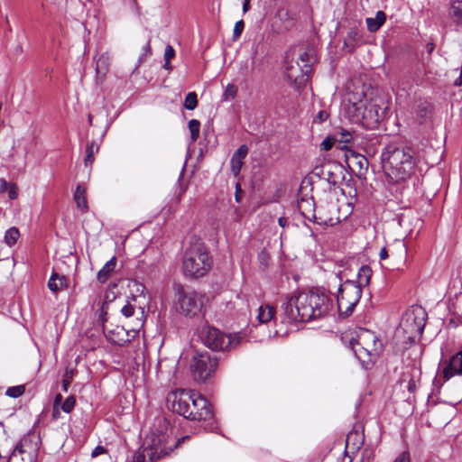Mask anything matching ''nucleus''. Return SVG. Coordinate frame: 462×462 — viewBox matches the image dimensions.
Segmentation results:
<instances>
[{
    "label": "nucleus",
    "instance_id": "f257e3e1",
    "mask_svg": "<svg viewBox=\"0 0 462 462\" xmlns=\"http://www.w3.org/2000/svg\"><path fill=\"white\" fill-rule=\"evenodd\" d=\"M333 300L322 288H312L298 296L287 297L282 303L280 317L282 323L309 322L327 316Z\"/></svg>",
    "mask_w": 462,
    "mask_h": 462
},
{
    "label": "nucleus",
    "instance_id": "f03ea898",
    "mask_svg": "<svg viewBox=\"0 0 462 462\" xmlns=\"http://www.w3.org/2000/svg\"><path fill=\"white\" fill-rule=\"evenodd\" d=\"M381 162L388 182L397 184L414 175L418 159L411 146L401 141H392L383 149Z\"/></svg>",
    "mask_w": 462,
    "mask_h": 462
},
{
    "label": "nucleus",
    "instance_id": "7ed1b4c3",
    "mask_svg": "<svg viewBox=\"0 0 462 462\" xmlns=\"http://www.w3.org/2000/svg\"><path fill=\"white\" fill-rule=\"evenodd\" d=\"M171 410L185 419L208 421L209 430L216 428L212 404L201 394L194 392H181L172 394Z\"/></svg>",
    "mask_w": 462,
    "mask_h": 462
},
{
    "label": "nucleus",
    "instance_id": "20e7f679",
    "mask_svg": "<svg viewBox=\"0 0 462 462\" xmlns=\"http://www.w3.org/2000/svg\"><path fill=\"white\" fill-rule=\"evenodd\" d=\"M383 104L380 98L360 99L358 102L349 104L347 114L353 123L374 130L379 127L385 116L387 107L382 106Z\"/></svg>",
    "mask_w": 462,
    "mask_h": 462
},
{
    "label": "nucleus",
    "instance_id": "39448f33",
    "mask_svg": "<svg viewBox=\"0 0 462 462\" xmlns=\"http://www.w3.org/2000/svg\"><path fill=\"white\" fill-rule=\"evenodd\" d=\"M212 258L204 242L196 240L185 250L182 270L185 276L198 279L205 276L212 267Z\"/></svg>",
    "mask_w": 462,
    "mask_h": 462
},
{
    "label": "nucleus",
    "instance_id": "423d86ee",
    "mask_svg": "<svg viewBox=\"0 0 462 462\" xmlns=\"http://www.w3.org/2000/svg\"><path fill=\"white\" fill-rule=\"evenodd\" d=\"M335 279L340 281L335 294L338 316L340 319H347L353 314L356 306L360 301L363 291L358 285L354 283V280L346 279L343 282L340 272L335 275Z\"/></svg>",
    "mask_w": 462,
    "mask_h": 462
},
{
    "label": "nucleus",
    "instance_id": "0eeeda50",
    "mask_svg": "<svg viewBox=\"0 0 462 462\" xmlns=\"http://www.w3.org/2000/svg\"><path fill=\"white\" fill-rule=\"evenodd\" d=\"M189 437H182L173 442V438L166 431H152L144 439L143 447L147 451L149 462H154L168 456L181 441Z\"/></svg>",
    "mask_w": 462,
    "mask_h": 462
},
{
    "label": "nucleus",
    "instance_id": "6e6552de",
    "mask_svg": "<svg viewBox=\"0 0 462 462\" xmlns=\"http://www.w3.org/2000/svg\"><path fill=\"white\" fill-rule=\"evenodd\" d=\"M427 312L421 306H412L407 310L400 323L405 335V344L413 345L420 341L427 319Z\"/></svg>",
    "mask_w": 462,
    "mask_h": 462
},
{
    "label": "nucleus",
    "instance_id": "1a4fd4ad",
    "mask_svg": "<svg viewBox=\"0 0 462 462\" xmlns=\"http://www.w3.org/2000/svg\"><path fill=\"white\" fill-rule=\"evenodd\" d=\"M199 337L203 345L213 352L228 350L239 345L241 340L237 334L226 335L208 323L199 328Z\"/></svg>",
    "mask_w": 462,
    "mask_h": 462
},
{
    "label": "nucleus",
    "instance_id": "9d476101",
    "mask_svg": "<svg viewBox=\"0 0 462 462\" xmlns=\"http://www.w3.org/2000/svg\"><path fill=\"white\" fill-rule=\"evenodd\" d=\"M203 298L202 294L187 290L180 284L175 288L176 310L186 318L192 319L201 313L204 306Z\"/></svg>",
    "mask_w": 462,
    "mask_h": 462
},
{
    "label": "nucleus",
    "instance_id": "9b49d317",
    "mask_svg": "<svg viewBox=\"0 0 462 462\" xmlns=\"http://www.w3.org/2000/svg\"><path fill=\"white\" fill-rule=\"evenodd\" d=\"M219 357L216 353L195 351L191 362L190 372L193 379L199 383H207L210 380L217 366Z\"/></svg>",
    "mask_w": 462,
    "mask_h": 462
},
{
    "label": "nucleus",
    "instance_id": "f8f14e48",
    "mask_svg": "<svg viewBox=\"0 0 462 462\" xmlns=\"http://www.w3.org/2000/svg\"><path fill=\"white\" fill-rule=\"evenodd\" d=\"M285 77L290 85L297 90L303 88L312 71L310 63L300 64L299 61L290 62L287 59L284 60Z\"/></svg>",
    "mask_w": 462,
    "mask_h": 462
},
{
    "label": "nucleus",
    "instance_id": "ddd939ff",
    "mask_svg": "<svg viewBox=\"0 0 462 462\" xmlns=\"http://www.w3.org/2000/svg\"><path fill=\"white\" fill-rule=\"evenodd\" d=\"M356 344L364 346L365 356L371 361V357L378 356L383 351V344L376 334L369 329L363 328L357 334Z\"/></svg>",
    "mask_w": 462,
    "mask_h": 462
},
{
    "label": "nucleus",
    "instance_id": "4468645a",
    "mask_svg": "<svg viewBox=\"0 0 462 462\" xmlns=\"http://www.w3.org/2000/svg\"><path fill=\"white\" fill-rule=\"evenodd\" d=\"M40 445V437L37 436L35 432L29 431L19 440L14 448L19 451L21 450L23 455L37 459Z\"/></svg>",
    "mask_w": 462,
    "mask_h": 462
},
{
    "label": "nucleus",
    "instance_id": "2eb2a0df",
    "mask_svg": "<svg viewBox=\"0 0 462 462\" xmlns=\"http://www.w3.org/2000/svg\"><path fill=\"white\" fill-rule=\"evenodd\" d=\"M364 444V435L357 430H351L346 439V449L344 460L347 459V462H352V457L347 455V450L352 453L357 452L362 445Z\"/></svg>",
    "mask_w": 462,
    "mask_h": 462
},
{
    "label": "nucleus",
    "instance_id": "dca6fc26",
    "mask_svg": "<svg viewBox=\"0 0 462 462\" xmlns=\"http://www.w3.org/2000/svg\"><path fill=\"white\" fill-rule=\"evenodd\" d=\"M442 373L445 380L462 374V349L449 358Z\"/></svg>",
    "mask_w": 462,
    "mask_h": 462
},
{
    "label": "nucleus",
    "instance_id": "f3484780",
    "mask_svg": "<svg viewBox=\"0 0 462 462\" xmlns=\"http://www.w3.org/2000/svg\"><path fill=\"white\" fill-rule=\"evenodd\" d=\"M249 149L246 144H242L233 153L230 160V169L235 177L239 176L244 165V160L247 156Z\"/></svg>",
    "mask_w": 462,
    "mask_h": 462
},
{
    "label": "nucleus",
    "instance_id": "a211bd4d",
    "mask_svg": "<svg viewBox=\"0 0 462 462\" xmlns=\"http://www.w3.org/2000/svg\"><path fill=\"white\" fill-rule=\"evenodd\" d=\"M298 209L304 218L314 223H319L315 215V201L312 197L300 198L298 200Z\"/></svg>",
    "mask_w": 462,
    "mask_h": 462
},
{
    "label": "nucleus",
    "instance_id": "6ab92c4d",
    "mask_svg": "<svg viewBox=\"0 0 462 462\" xmlns=\"http://www.w3.org/2000/svg\"><path fill=\"white\" fill-rule=\"evenodd\" d=\"M420 369L415 365L411 366L410 371L403 373L401 378L402 382H407V390L411 393H414L418 384L420 383Z\"/></svg>",
    "mask_w": 462,
    "mask_h": 462
},
{
    "label": "nucleus",
    "instance_id": "aec40b11",
    "mask_svg": "<svg viewBox=\"0 0 462 462\" xmlns=\"http://www.w3.org/2000/svg\"><path fill=\"white\" fill-rule=\"evenodd\" d=\"M363 33L356 27L350 28L344 39V48L347 49L349 53H353L356 48L360 44Z\"/></svg>",
    "mask_w": 462,
    "mask_h": 462
},
{
    "label": "nucleus",
    "instance_id": "412c9836",
    "mask_svg": "<svg viewBox=\"0 0 462 462\" xmlns=\"http://www.w3.org/2000/svg\"><path fill=\"white\" fill-rule=\"evenodd\" d=\"M107 339L115 345L125 346L130 343L131 339L128 337V331L123 327H116L113 330L108 331Z\"/></svg>",
    "mask_w": 462,
    "mask_h": 462
},
{
    "label": "nucleus",
    "instance_id": "4be33fe9",
    "mask_svg": "<svg viewBox=\"0 0 462 462\" xmlns=\"http://www.w3.org/2000/svg\"><path fill=\"white\" fill-rule=\"evenodd\" d=\"M69 287V279L65 275H60L58 273L53 272L48 281V288L52 292H58L60 290L67 289Z\"/></svg>",
    "mask_w": 462,
    "mask_h": 462
},
{
    "label": "nucleus",
    "instance_id": "5701e85b",
    "mask_svg": "<svg viewBox=\"0 0 462 462\" xmlns=\"http://www.w3.org/2000/svg\"><path fill=\"white\" fill-rule=\"evenodd\" d=\"M372 274L373 271L369 265H362L358 270L356 280H354V283L358 285V287L363 291V288L369 285Z\"/></svg>",
    "mask_w": 462,
    "mask_h": 462
},
{
    "label": "nucleus",
    "instance_id": "b1692460",
    "mask_svg": "<svg viewBox=\"0 0 462 462\" xmlns=\"http://www.w3.org/2000/svg\"><path fill=\"white\" fill-rule=\"evenodd\" d=\"M116 257L113 256L109 261L106 263V264L102 267L101 270L97 274V280L100 283H105L107 282V280L110 278L112 273L115 271V268L116 266Z\"/></svg>",
    "mask_w": 462,
    "mask_h": 462
},
{
    "label": "nucleus",
    "instance_id": "393cba45",
    "mask_svg": "<svg viewBox=\"0 0 462 462\" xmlns=\"http://www.w3.org/2000/svg\"><path fill=\"white\" fill-rule=\"evenodd\" d=\"M385 21L386 14H384V12L378 11L375 14V17L366 19L367 30L371 32H375L381 28V26L385 23Z\"/></svg>",
    "mask_w": 462,
    "mask_h": 462
},
{
    "label": "nucleus",
    "instance_id": "a878e982",
    "mask_svg": "<svg viewBox=\"0 0 462 462\" xmlns=\"http://www.w3.org/2000/svg\"><path fill=\"white\" fill-rule=\"evenodd\" d=\"M74 200H75V203L77 204V207L80 210H82L83 212L88 210V207L87 199H86V189L80 184H79L76 187V189L74 192Z\"/></svg>",
    "mask_w": 462,
    "mask_h": 462
},
{
    "label": "nucleus",
    "instance_id": "bb28decb",
    "mask_svg": "<svg viewBox=\"0 0 462 462\" xmlns=\"http://www.w3.org/2000/svg\"><path fill=\"white\" fill-rule=\"evenodd\" d=\"M276 310L275 308H273L271 305H264L261 306L258 309V316L257 319L260 323H267L271 321L273 319H274Z\"/></svg>",
    "mask_w": 462,
    "mask_h": 462
},
{
    "label": "nucleus",
    "instance_id": "cd10ccee",
    "mask_svg": "<svg viewBox=\"0 0 462 462\" xmlns=\"http://www.w3.org/2000/svg\"><path fill=\"white\" fill-rule=\"evenodd\" d=\"M449 15L457 25L462 26V1H453L449 8Z\"/></svg>",
    "mask_w": 462,
    "mask_h": 462
},
{
    "label": "nucleus",
    "instance_id": "c85d7f7f",
    "mask_svg": "<svg viewBox=\"0 0 462 462\" xmlns=\"http://www.w3.org/2000/svg\"><path fill=\"white\" fill-rule=\"evenodd\" d=\"M356 340L355 338H351L349 341L350 347L354 352L356 357L362 363L365 364L370 362L368 357L365 356V350L364 346H358L356 344Z\"/></svg>",
    "mask_w": 462,
    "mask_h": 462
},
{
    "label": "nucleus",
    "instance_id": "c756f323",
    "mask_svg": "<svg viewBox=\"0 0 462 462\" xmlns=\"http://www.w3.org/2000/svg\"><path fill=\"white\" fill-rule=\"evenodd\" d=\"M36 459L29 457V456H26V455H23V453L21 452V450H16V449H13L12 453L10 454V456L8 457V459H7V462H35Z\"/></svg>",
    "mask_w": 462,
    "mask_h": 462
},
{
    "label": "nucleus",
    "instance_id": "7c9ffc66",
    "mask_svg": "<svg viewBox=\"0 0 462 462\" xmlns=\"http://www.w3.org/2000/svg\"><path fill=\"white\" fill-rule=\"evenodd\" d=\"M94 148H95L94 142L88 143V144L86 146V157L84 159V163H85V166H87V167L92 165V163L94 162V154H95V152H97L99 150L98 145L96 146L95 150H94Z\"/></svg>",
    "mask_w": 462,
    "mask_h": 462
},
{
    "label": "nucleus",
    "instance_id": "2f4dec72",
    "mask_svg": "<svg viewBox=\"0 0 462 462\" xmlns=\"http://www.w3.org/2000/svg\"><path fill=\"white\" fill-rule=\"evenodd\" d=\"M20 236V232L18 228L13 226L6 230L5 234V242L9 246H13L17 242V239Z\"/></svg>",
    "mask_w": 462,
    "mask_h": 462
},
{
    "label": "nucleus",
    "instance_id": "473e14b6",
    "mask_svg": "<svg viewBox=\"0 0 462 462\" xmlns=\"http://www.w3.org/2000/svg\"><path fill=\"white\" fill-rule=\"evenodd\" d=\"M281 20L286 23L287 27H291L295 24L297 20L296 14H291L289 10L282 9L279 11Z\"/></svg>",
    "mask_w": 462,
    "mask_h": 462
},
{
    "label": "nucleus",
    "instance_id": "72a5a7b5",
    "mask_svg": "<svg viewBox=\"0 0 462 462\" xmlns=\"http://www.w3.org/2000/svg\"><path fill=\"white\" fill-rule=\"evenodd\" d=\"M198 95L196 92H189L183 103V106L188 110H194L198 106Z\"/></svg>",
    "mask_w": 462,
    "mask_h": 462
},
{
    "label": "nucleus",
    "instance_id": "f704fd0d",
    "mask_svg": "<svg viewBox=\"0 0 462 462\" xmlns=\"http://www.w3.org/2000/svg\"><path fill=\"white\" fill-rule=\"evenodd\" d=\"M189 129L190 132V138L192 142H196L199 137L200 122L197 119L189 121Z\"/></svg>",
    "mask_w": 462,
    "mask_h": 462
},
{
    "label": "nucleus",
    "instance_id": "c9c22d12",
    "mask_svg": "<svg viewBox=\"0 0 462 462\" xmlns=\"http://www.w3.org/2000/svg\"><path fill=\"white\" fill-rule=\"evenodd\" d=\"M342 178L343 177H340L332 171L328 170L325 173V177L323 178V180H326L331 188L336 189L340 181V179Z\"/></svg>",
    "mask_w": 462,
    "mask_h": 462
},
{
    "label": "nucleus",
    "instance_id": "e433bc0d",
    "mask_svg": "<svg viewBox=\"0 0 462 462\" xmlns=\"http://www.w3.org/2000/svg\"><path fill=\"white\" fill-rule=\"evenodd\" d=\"M76 406V397L74 395L68 396L62 404L60 405V409L66 412L70 413Z\"/></svg>",
    "mask_w": 462,
    "mask_h": 462
},
{
    "label": "nucleus",
    "instance_id": "4c0bfd02",
    "mask_svg": "<svg viewBox=\"0 0 462 462\" xmlns=\"http://www.w3.org/2000/svg\"><path fill=\"white\" fill-rule=\"evenodd\" d=\"M25 392V386L23 384L8 387L5 394L12 398H18Z\"/></svg>",
    "mask_w": 462,
    "mask_h": 462
},
{
    "label": "nucleus",
    "instance_id": "58836bf2",
    "mask_svg": "<svg viewBox=\"0 0 462 462\" xmlns=\"http://www.w3.org/2000/svg\"><path fill=\"white\" fill-rule=\"evenodd\" d=\"M336 142H337V138L336 136L328 135L320 143V149L329 151L332 149Z\"/></svg>",
    "mask_w": 462,
    "mask_h": 462
},
{
    "label": "nucleus",
    "instance_id": "ea45409f",
    "mask_svg": "<svg viewBox=\"0 0 462 462\" xmlns=\"http://www.w3.org/2000/svg\"><path fill=\"white\" fill-rule=\"evenodd\" d=\"M147 451L145 447L140 448L133 456V462H146Z\"/></svg>",
    "mask_w": 462,
    "mask_h": 462
},
{
    "label": "nucleus",
    "instance_id": "a19ab883",
    "mask_svg": "<svg viewBox=\"0 0 462 462\" xmlns=\"http://www.w3.org/2000/svg\"><path fill=\"white\" fill-rule=\"evenodd\" d=\"M244 29H245V22L243 20L237 21L235 24L234 31H233V41H236L240 38Z\"/></svg>",
    "mask_w": 462,
    "mask_h": 462
},
{
    "label": "nucleus",
    "instance_id": "79ce46f5",
    "mask_svg": "<svg viewBox=\"0 0 462 462\" xmlns=\"http://www.w3.org/2000/svg\"><path fill=\"white\" fill-rule=\"evenodd\" d=\"M237 94V88L234 84H228L224 92V98L226 100L229 98H235Z\"/></svg>",
    "mask_w": 462,
    "mask_h": 462
},
{
    "label": "nucleus",
    "instance_id": "37998d69",
    "mask_svg": "<svg viewBox=\"0 0 462 462\" xmlns=\"http://www.w3.org/2000/svg\"><path fill=\"white\" fill-rule=\"evenodd\" d=\"M107 310H108V301L105 300L102 302V305L99 309L100 314H99V320L102 323V326H105V323L107 321Z\"/></svg>",
    "mask_w": 462,
    "mask_h": 462
},
{
    "label": "nucleus",
    "instance_id": "c03bdc74",
    "mask_svg": "<svg viewBox=\"0 0 462 462\" xmlns=\"http://www.w3.org/2000/svg\"><path fill=\"white\" fill-rule=\"evenodd\" d=\"M352 156L356 159L360 170L364 168L367 169L369 162L368 160L364 155L353 152Z\"/></svg>",
    "mask_w": 462,
    "mask_h": 462
},
{
    "label": "nucleus",
    "instance_id": "a18cd8bd",
    "mask_svg": "<svg viewBox=\"0 0 462 462\" xmlns=\"http://www.w3.org/2000/svg\"><path fill=\"white\" fill-rule=\"evenodd\" d=\"M121 313L125 318L132 317L134 313V306L132 305L131 303L127 302L125 306L122 307Z\"/></svg>",
    "mask_w": 462,
    "mask_h": 462
},
{
    "label": "nucleus",
    "instance_id": "49530a36",
    "mask_svg": "<svg viewBox=\"0 0 462 462\" xmlns=\"http://www.w3.org/2000/svg\"><path fill=\"white\" fill-rule=\"evenodd\" d=\"M339 134H340V138L339 139L337 138V142L344 143H348L351 142L352 134L350 132H348L347 130L341 129Z\"/></svg>",
    "mask_w": 462,
    "mask_h": 462
},
{
    "label": "nucleus",
    "instance_id": "de8ad7c7",
    "mask_svg": "<svg viewBox=\"0 0 462 462\" xmlns=\"http://www.w3.org/2000/svg\"><path fill=\"white\" fill-rule=\"evenodd\" d=\"M8 197L10 199L14 200L18 198V186L14 182H11L10 186H8Z\"/></svg>",
    "mask_w": 462,
    "mask_h": 462
},
{
    "label": "nucleus",
    "instance_id": "09e8293b",
    "mask_svg": "<svg viewBox=\"0 0 462 462\" xmlns=\"http://www.w3.org/2000/svg\"><path fill=\"white\" fill-rule=\"evenodd\" d=\"M374 457V452L371 448H365L362 453V462H370Z\"/></svg>",
    "mask_w": 462,
    "mask_h": 462
},
{
    "label": "nucleus",
    "instance_id": "8fccbe9b",
    "mask_svg": "<svg viewBox=\"0 0 462 462\" xmlns=\"http://www.w3.org/2000/svg\"><path fill=\"white\" fill-rule=\"evenodd\" d=\"M328 170L323 165H318L313 169V174L318 176L320 179L325 177V173Z\"/></svg>",
    "mask_w": 462,
    "mask_h": 462
},
{
    "label": "nucleus",
    "instance_id": "3c124183",
    "mask_svg": "<svg viewBox=\"0 0 462 462\" xmlns=\"http://www.w3.org/2000/svg\"><path fill=\"white\" fill-rule=\"evenodd\" d=\"M175 57V50L170 44H168L164 51V60H171Z\"/></svg>",
    "mask_w": 462,
    "mask_h": 462
},
{
    "label": "nucleus",
    "instance_id": "603ef678",
    "mask_svg": "<svg viewBox=\"0 0 462 462\" xmlns=\"http://www.w3.org/2000/svg\"><path fill=\"white\" fill-rule=\"evenodd\" d=\"M269 258V254L265 250L261 251L258 255L259 262L263 266H267Z\"/></svg>",
    "mask_w": 462,
    "mask_h": 462
},
{
    "label": "nucleus",
    "instance_id": "864d4df0",
    "mask_svg": "<svg viewBox=\"0 0 462 462\" xmlns=\"http://www.w3.org/2000/svg\"><path fill=\"white\" fill-rule=\"evenodd\" d=\"M103 65H105V61L104 60H99L97 62L96 72H97V75H100V74L102 76L106 75L107 69H106V67H105Z\"/></svg>",
    "mask_w": 462,
    "mask_h": 462
},
{
    "label": "nucleus",
    "instance_id": "5fc2aeb1",
    "mask_svg": "<svg viewBox=\"0 0 462 462\" xmlns=\"http://www.w3.org/2000/svg\"><path fill=\"white\" fill-rule=\"evenodd\" d=\"M328 118V113L325 110H321L318 113L317 116L314 118V123H322Z\"/></svg>",
    "mask_w": 462,
    "mask_h": 462
},
{
    "label": "nucleus",
    "instance_id": "6e6d98bb",
    "mask_svg": "<svg viewBox=\"0 0 462 462\" xmlns=\"http://www.w3.org/2000/svg\"><path fill=\"white\" fill-rule=\"evenodd\" d=\"M244 191L241 188V185L239 182H237L236 184V192H235V200L236 202L237 203H240L241 200H242V195H243Z\"/></svg>",
    "mask_w": 462,
    "mask_h": 462
},
{
    "label": "nucleus",
    "instance_id": "4d7b16f0",
    "mask_svg": "<svg viewBox=\"0 0 462 462\" xmlns=\"http://www.w3.org/2000/svg\"><path fill=\"white\" fill-rule=\"evenodd\" d=\"M410 454L407 451L402 452L393 462H410Z\"/></svg>",
    "mask_w": 462,
    "mask_h": 462
},
{
    "label": "nucleus",
    "instance_id": "13d9d810",
    "mask_svg": "<svg viewBox=\"0 0 462 462\" xmlns=\"http://www.w3.org/2000/svg\"><path fill=\"white\" fill-rule=\"evenodd\" d=\"M106 449L103 447V446H97L92 453H91V456L92 457H96L103 453H106Z\"/></svg>",
    "mask_w": 462,
    "mask_h": 462
},
{
    "label": "nucleus",
    "instance_id": "bf43d9fd",
    "mask_svg": "<svg viewBox=\"0 0 462 462\" xmlns=\"http://www.w3.org/2000/svg\"><path fill=\"white\" fill-rule=\"evenodd\" d=\"M152 55L151 39L149 38L145 46L143 47V56L148 57Z\"/></svg>",
    "mask_w": 462,
    "mask_h": 462
},
{
    "label": "nucleus",
    "instance_id": "052dcab7",
    "mask_svg": "<svg viewBox=\"0 0 462 462\" xmlns=\"http://www.w3.org/2000/svg\"><path fill=\"white\" fill-rule=\"evenodd\" d=\"M11 182L6 181L4 178H0V193L7 191Z\"/></svg>",
    "mask_w": 462,
    "mask_h": 462
},
{
    "label": "nucleus",
    "instance_id": "680f3d73",
    "mask_svg": "<svg viewBox=\"0 0 462 462\" xmlns=\"http://www.w3.org/2000/svg\"><path fill=\"white\" fill-rule=\"evenodd\" d=\"M299 60H300V62L302 64L310 63V55H309V53L307 51L302 52L301 54H300Z\"/></svg>",
    "mask_w": 462,
    "mask_h": 462
},
{
    "label": "nucleus",
    "instance_id": "e2e57ef3",
    "mask_svg": "<svg viewBox=\"0 0 462 462\" xmlns=\"http://www.w3.org/2000/svg\"><path fill=\"white\" fill-rule=\"evenodd\" d=\"M74 374L75 372L73 369L66 368L63 379H68L69 381H71L74 376Z\"/></svg>",
    "mask_w": 462,
    "mask_h": 462
},
{
    "label": "nucleus",
    "instance_id": "0e129e2a",
    "mask_svg": "<svg viewBox=\"0 0 462 462\" xmlns=\"http://www.w3.org/2000/svg\"><path fill=\"white\" fill-rule=\"evenodd\" d=\"M62 402V395L60 393H57L54 398L53 406L60 407Z\"/></svg>",
    "mask_w": 462,
    "mask_h": 462
},
{
    "label": "nucleus",
    "instance_id": "69168bd1",
    "mask_svg": "<svg viewBox=\"0 0 462 462\" xmlns=\"http://www.w3.org/2000/svg\"><path fill=\"white\" fill-rule=\"evenodd\" d=\"M60 407L53 406L51 416H52V419L55 420H58L60 416Z\"/></svg>",
    "mask_w": 462,
    "mask_h": 462
},
{
    "label": "nucleus",
    "instance_id": "338daca9",
    "mask_svg": "<svg viewBox=\"0 0 462 462\" xmlns=\"http://www.w3.org/2000/svg\"><path fill=\"white\" fill-rule=\"evenodd\" d=\"M70 385V381H69L68 379H63L62 382H61V388L64 392H67L69 387Z\"/></svg>",
    "mask_w": 462,
    "mask_h": 462
},
{
    "label": "nucleus",
    "instance_id": "774afa93",
    "mask_svg": "<svg viewBox=\"0 0 462 462\" xmlns=\"http://www.w3.org/2000/svg\"><path fill=\"white\" fill-rule=\"evenodd\" d=\"M435 49V44L433 42H429L426 45V51L429 55H430Z\"/></svg>",
    "mask_w": 462,
    "mask_h": 462
}]
</instances>
